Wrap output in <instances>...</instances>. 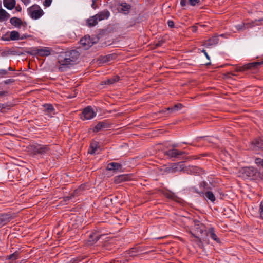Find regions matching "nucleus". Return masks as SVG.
Returning <instances> with one entry per match:
<instances>
[{"label":"nucleus","instance_id":"2eb2a0df","mask_svg":"<svg viewBox=\"0 0 263 263\" xmlns=\"http://www.w3.org/2000/svg\"><path fill=\"white\" fill-rule=\"evenodd\" d=\"M98 21H101L109 18L110 12L107 10H104L96 14Z\"/></svg>","mask_w":263,"mask_h":263},{"label":"nucleus","instance_id":"a878e982","mask_svg":"<svg viewBox=\"0 0 263 263\" xmlns=\"http://www.w3.org/2000/svg\"><path fill=\"white\" fill-rule=\"evenodd\" d=\"M207 235L217 242H220V240L215 234V230L213 228H210L209 229Z\"/></svg>","mask_w":263,"mask_h":263},{"label":"nucleus","instance_id":"39448f33","mask_svg":"<svg viewBox=\"0 0 263 263\" xmlns=\"http://www.w3.org/2000/svg\"><path fill=\"white\" fill-rule=\"evenodd\" d=\"M96 116V112H95L91 106H87L85 108L82 112L81 119L82 120H90Z\"/></svg>","mask_w":263,"mask_h":263},{"label":"nucleus","instance_id":"f3484780","mask_svg":"<svg viewBox=\"0 0 263 263\" xmlns=\"http://www.w3.org/2000/svg\"><path fill=\"white\" fill-rule=\"evenodd\" d=\"M10 23L11 24V25H13L16 28H20L22 26H24L25 28L26 27L25 25H24L23 22L21 19L16 17L11 18L10 20ZM25 25H26V24Z\"/></svg>","mask_w":263,"mask_h":263},{"label":"nucleus","instance_id":"ddd939ff","mask_svg":"<svg viewBox=\"0 0 263 263\" xmlns=\"http://www.w3.org/2000/svg\"><path fill=\"white\" fill-rule=\"evenodd\" d=\"M197 193L198 194H199L200 195H203L204 198L206 200H209L212 202H214L216 200V198H215L214 193L211 191H205L204 193H203V192H197Z\"/></svg>","mask_w":263,"mask_h":263},{"label":"nucleus","instance_id":"13d9d810","mask_svg":"<svg viewBox=\"0 0 263 263\" xmlns=\"http://www.w3.org/2000/svg\"><path fill=\"white\" fill-rule=\"evenodd\" d=\"M178 145L177 144L173 145V147H177Z\"/></svg>","mask_w":263,"mask_h":263},{"label":"nucleus","instance_id":"7c9ffc66","mask_svg":"<svg viewBox=\"0 0 263 263\" xmlns=\"http://www.w3.org/2000/svg\"><path fill=\"white\" fill-rule=\"evenodd\" d=\"M10 38L12 41L20 40V34L16 31H12L10 32Z\"/></svg>","mask_w":263,"mask_h":263},{"label":"nucleus","instance_id":"0eeeda50","mask_svg":"<svg viewBox=\"0 0 263 263\" xmlns=\"http://www.w3.org/2000/svg\"><path fill=\"white\" fill-rule=\"evenodd\" d=\"M33 51L35 53L40 56H48L51 54L52 50L49 47L36 48Z\"/></svg>","mask_w":263,"mask_h":263},{"label":"nucleus","instance_id":"8fccbe9b","mask_svg":"<svg viewBox=\"0 0 263 263\" xmlns=\"http://www.w3.org/2000/svg\"><path fill=\"white\" fill-rule=\"evenodd\" d=\"M15 10L18 12H20L22 10V8L20 6H17L15 7Z\"/></svg>","mask_w":263,"mask_h":263},{"label":"nucleus","instance_id":"6e6552de","mask_svg":"<svg viewBox=\"0 0 263 263\" xmlns=\"http://www.w3.org/2000/svg\"><path fill=\"white\" fill-rule=\"evenodd\" d=\"M80 42L82 46L85 49H88L94 44V42L92 41L89 36H85L84 37L81 39Z\"/></svg>","mask_w":263,"mask_h":263},{"label":"nucleus","instance_id":"6e6d98bb","mask_svg":"<svg viewBox=\"0 0 263 263\" xmlns=\"http://www.w3.org/2000/svg\"><path fill=\"white\" fill-rule=\"evenodd\" d=\"M92 7L93 8H95V3H92Z\"/></svg>","mask_w":263,"mask_h":263},{"label":"nucleus","instance_id":"4468645a","mask_svg":"<svg viewBox=\"0 0 263 263\" xmlns=\"http://www.w3.org/2000/svg\"><path fill=\"white\" fill-rule=\"evenodd\" d=\"M74 63L80 56L79 52L76 50H72L67 52L66 54Z\"/></svg>","mask_w":263,"mask_h":263},{"label":"nucleus","instance_id":"a18cd8bd","mask_svg":"<svg viewBox=\"0 0 263 263\" xmlns=\"http://www.w3.org/2000/svg\"><path fill=\"white\" fill-rule=\"evenodd\" d=\"M26 6L28 5L31 2V0H21Z\"/></svg>","mask_w":263,"mask_h":263},{"label":"nucleus","instance_id":"de8ad7c7","mask_svg":"<svg viewBox=\"0 0 263 263\" xmlns=\"http://www.w3.org/2000/svg\"><path fill=\"white\" fill-rule=\"evenodd\" d=\"M28 37H29L28 35L23 34L21 36H20V40H24Z\"/></svg>","mask_w":263,"mask_h":263},{"label":"nucleus","instance_id":"49530a36","mask_svg":"<svg viewBox=\"0 0 263 263\" xmlns=\"http://www.w3.org/2000/svg\"><path fill=\"white\" fill-rule=\"evenodd\" d=\"M201 52L204 54V55H205V57L207 58V59L210 60V57L208 55V53L206 52V51L203 49V50H202Z\"/></svg>","mask_w":263,"mask_h":263},{"label":"nucleus","instance_id":"1a4fd4ad","mask_svg":"<svg viewBox=\"0 0 263 263\" xmlns=\"http://www.w3.org/2000/svg\"><path fill=\"white\" fill-rule=\"evenodd\" d=\"M131 9V6L125 3L122 2L118 5L117 10L120 13H123L126 14L129 13V10Z\"/></svg>","mask_w":263,"mask_h":263},{"label":"nucleus","instance_id":"dca6fc26","mask_svg":"<svg viewBox=\"0 0 263 263\" xmlns=\"http://www.w3.org/2000/svg\"><path fill=\"white\" fill-rule=\"evenodd\" d=\"M100 147L99 146L98 142L96 141H93L89 146L88 149V153L90 154H95L99 153Z\"/></svg>","mask_w":263,"mask_h":263},{"label":"nucleus","instance_id":"4c0bfd02","mask_svg":"<svg viewBox=\"0 0 263 263\" xmlns=\"http://www.w3.org/2000/svg\"><path fill=\"white\" fill-rule=\"evenodd\" d=\"M191 6H194L196 5H199L200 3V0H188Z\"/></svg>","mask_w":263,"mask_h":263},{"label":"nucleus","instance_id":"423d86ee","mask_svg":"<svg viewBox=\"0 0 263 263\" xmlns=\"http://www.w3.org/2000/svg\"><path fill=\"white\" fill-rule=\"evenodd\" d=\"M250 148L255 151L263 150V137H258L253 140L251 142Z\"/></svg>","mask_w":263,"mask_h":263},{"label":"nucleus","instance_id":"72a5a7b5","mask_svg":"<svg viewBox=\"0 0 263 263\" xmlns=\"http://www.w3.org/2000/svg\"><path fill=\"white\" fill-rule=\"evenodd\" d=\"M235 27L239 31L244 30L246 29V24L244 23H241V24L236 25Z\"/></svg>","mask_w":263,"mask_h":263},{"label":"nucleus","instance_id":"7ed1b4c3","mask_svg":"<svg viewBox=\"0 0 263 263\" xmlns=\"http://www.w3.org/2000/svg\"><path fill=\"white\" fill-rule=\"evenodd\" d=\"M183 168V165L179 163H173L170 166L164 167L162 170L163 174H168V173H175L178 171H181Z\"/></svg>","mask_w":263,"mask_h":263},{"label":"nucleus","instance_id":"09e8293b","mask_svg":"<svg viewBox=\"0 0 263 263\" xmlns=\"http://www.w3.org/2000/svg\"><path fill=\"white\" fill-rule=\"evenodd\" d=\"M7 94V92L5 91H0V96H6Z\"/></svg>","mask_w":263,"mask_h":263},{"label":"nucleus","instance_id":"ea45409f","mask_svg":"<svg viewBox=\"0 0 263 263\" xmlns=\"http://www.w3.org/2000/svg\"><path fill=\"white\" fill-rule=\"evenodd\" d=\"M52 2V0H45L44 2V6L45 7H49Z\"/></svg>","mask_w":263,"mask_h":263},{"label":"nucleus","instance_id":"3c124183","mask_svg":"<svg viewBox=\"0 0 263 263\" xmlns=\"http://www.w3.org/2000/svg\"><path fill=\"white\" fill-rule=\"evenodd\" d=\"M263 21V18L260 20H255L254 22V23H255L256 25H258V24L257 23V22H261Z\"/></svg>","mask_w":263,"mask_h":263},{"label":"nucleus","instance_id":"4be33fe9","mask_svg":"<svg viewBox=\"0 0 263 263\" xmlns=\"http://www.w3.org/2000/svg\"><path fill=\"white\" fill-rule=\"evenodd\" d=\"M11 219L10 215L7 214H0V227L7 223Z\"/></svg>","mask_w":263,"mask_h":263},{"label":"nucleus","instance_id":"cd10ccee","mask_svg":"<svg viewBox=\"0 0 263 263\" xmlns=\"http://www.w3.org/2000/svg\"><path fill=\"white\" fill-rule=\"evenodd\" d=\"M113 56L112 54H108L100 57L99 60L101 63H106L110 62L112 59Z\"/></svg>","mask_w":263,"mask_h":263},{"label":"nucleus","instance_id":"a19ab883","mask_svg":"<svg viewBox=\"0 0 263 263\" xmlns=\"http://www.w3.org/2000/svg\"><path fill=\"white\" fill-rule=\"evenodd\" d=\"M167 23L170 27L173 28L174 27V23L173 21L168 20Z\"/></svg>","mask_w":263,"mask_h":263},{"label":"nucleus","instance_id":"2f4dec72","mask_svg":"<svg viewBox=\"0 0 263 263\" xmlns=\"http://www.w3.org/2000/svg\"><path fill=\"white\" fill-rule=\"evenodd\" d=\"M245 173L247 174V175L249 177L253 176L255 174V171L252 167H247L244 170Z\"/></svg>","mask_w":263,"mask_h":263},{"label":"nucleus","instance_id":"f257e3e1","mask_svg":"<svg viewBox=\"0 0 263 263\" xmlns=\"http://www.w3.org/2000/svg\"><path fill=\"white\" fill-rule=\"evenodd\" d=\"M29 152L32 156L36 155H43L49 151L47 145L41 144H32L29 148Z\"/></svg>","mask_w":263,"mask_h":263},{"label":"nucleus","instance_id":"b1692460","mask_svg":"<svg viewBox=\"0 0 263 263\" xmlns=\"http://www.w3.org/2000/svg\"><path fill=\"white\" fill-rule=\"evenodd\" d=\"M4 6L9 10L13 9L16 4L15 0H4Z\"/></svg>","mask_w":263,"mask_h":263},{"label":"nucleus","instance_id":"79ce46f5","mask_svg":"<svg viewBox=\"0 0 263 263\" xmlns=\"http://www.w3.org/2000/svg\"><path fill=\"white\" fill-rule=\"evenodd\" d=\"M197 168L196 167L192 166L189 168L190 172L193 173L197 172Z\"/></svg>","mask_w":263,"mask_h":263},{"label":"nucleus","instance_id":"bb28decb","mask_svg":"<svg viewBox=\"0 0 263 263\" xmlns=\"http://www.w3.org/2000/svg\"><path fill=\"white\" fill-rule=\"evenodd\" d=\"M98 23V18L96 15L92 16L87 20V24L89 27H93L96 25Z\"/></svg>","mask_w":263,"mask_h":263},{"label":"nucleus","instance_id":"e433bc0d","mask_svg":"<svg viewBox=\"0 0 263 263\" xmlns=\"http://www.w3.org/2000/svg\"><path fill=\"white\" fill-rule=\"evenodd\" d=\"M10 106L8 104H6V103H4V104L0 103V111L1 112H3V109H10Z\"/></svg>","mask_w":263,"mask_h":263},{"label":"nucleus","instance_id":"6ab92c4d","mask_svg":"<svg viewBox=\"0 0 263 263\" xmlns=\"http://www.w3.org/2000/svg\"><path fill=\"white\" fill-rule=\"evenodd\" d=\"M219 42L218 36H214L205 41L204 45L206 47H210L213 45H216Z\"/></svg>","mask_w":263,"mask_h":263},{"label":"nucleus","instance_id":"37998d69","mask_svg":"<svg viewBox=\"0 0 263 263\" xmlns=\"http://www.w3.org/2000/svg\"><path fill=\"white\" fill-rule=\"evenodd\" d=\"M187 3V0H180V5L182 6H185Z\"/></svg>","mask_w":263,"mask_h":263},{"label":"nucleus","instance_id":"603ef678","mask_svg":"<svg viewBox=\"0 0 263 263\" xmlns=\"http://www.w3.org/2000/svg\"><path fill=\"white\" fill-rule=\"evenodd\" d=\"M193 31H194V32L196 31V30H197L196 26H193Z\"/></svg>","mask_w":263,"mask_h":263},{"label":"nucleus","instance_id":"9b49d317","mask_svg":"<svg viewBox=\"0 0 263 263\" xmlns=\"http://www.w3.org/2000/svg\"><path fill=\"white\" fill-rule=\"evenodd\" d=\"M130 174H122L114 178V182L116 184L120 183L122 182L126 181L131 179Z\"/></svg>","mask_w":263,"mask_h":263},{"label":"nucleus","instance_id":"c9c22d12","mask_svg":"<svg viewBox=\"0 0 263 263\" xmlns=\"http://www.w3.org/2000/svg\"><path fill=\"white\" fill-rule=\"evenodd\" d=\"M255 162L258 167H261L263 168V159L257 158L255 159Z\"/></svg>","mask_w":263,"mask_h":263},{"label":"nucleus","instance_id":"5701e85b","mask_svg":"<svg viewBox=\"0 0 263 263\" xmlns=\"http://www.w3.org/2000/svg\"><path fill=\"white\" fill-rule=\"evenodd\" d=\"M59 62L61 65L64 66L73 64L72 61H71L70 58H69L66 54L64 58L61 57L59 59Z\"/></svg>","mask_w":263,"mask_h":263},{"label":"nucleus","instance_id":"a211bd4d","mask_svg":"<svg viewBox=\"0 0 263 263\" xmlns=\"http://www.w3.org/2000/svg\"><path fill=\"white\" fill-rule=\"evenodd\" d=\"M109 124L105 121L99 122L93 128L94 132H98L102 129L109 127Z\"/></svg>","mask_w":263,"mask_h":263},{"label":"nucleus","instance_id":"f8f14e48","mask_svg":"<svg viewBox=\"0 0 263 263\" xmlns=\"http://www.w3.org/2000/svg\"><path fill=\"white\" fill-rule=\"evenodd\" d=\"M263 64V60L260 62H253L251 63L248 65L246 66L245 67H236L235 69V71L237 72L238 71H242L245 69H250L252 67H257L258 65H262Z\"/></svg>","mask_w":263,"mask_h":263},{"label":"nucleus","instance_id":"5fc2aeb1","mask_svg":"<svg viewBox=\"0 0 263 263\" xmlns=\"http://www.w3.org/2000/svg\"><path fill=\"white\" fill-rule=\"evenodd\" d=\"M161 45V43L159 42L158 44H156L157 46H160Z\"/></svg>","mask_w":263,"mask_h":263},{"label":"nucleus","instance_id":"aec40b11","mask_svg":"<svg viewBox=\"0 0 263 263\" xmlns=\"http://www.w3.org/2000/svg\"><path fill=\"white\" fill-rule=\"evenodd\" d=\"M44 108L45 114L51 116L54 114V109L52 105L50 104H44L43 105Z\"/></svg>","mask_w":263,"mask_h":263},{"label":"nucleus","instance_id":"412c9836","mask_svg":"<svg viewBox=\"0 0 263 263\" xmlns=\"http://www.w3.org/2000/svg\"><path fill=\"white\" fill-rule=\"evenodd\" d=\"M122 168V165L116 162H111L107 166V170L109 171H119Z\"/></svg>","mask_w":263,"mask_h":263},{"label":"nucleus","instance_id":"c756f323","mask_svg":"<svg viewBox=\"0 0 263 263\" xmlns=\"http://www.w3.org/2000/svg\"><path fill=\"white\" fill-rule=\"evenodd\" d=\"M182 107V105L180 103H178L172 107H168L166 109V111H168L170 112H175L181 109Z\"/></svg>","mask_w":263,"mask_h":263},{"label":"nucleus","instance_id":"c85d7f7f","mask_svg":"<svg viewBox=\"0 0 263 263\" xmlns=\"http://www.w3.org/2000/svg\"><path fill=\"white\" fill-rule=\"evenodd\" d=\"M100 239V236L96 233L91 234L89 236L88 242L93 244L96 243Z\"/></svg>","mask_w":263,"mask_h":263},{"label":"nucleus","instance_id":"393cba45","mask_svg":"<svg viewBox=\"0 0 263 263\" xmlns=\"http://www.w3.org/2000/svg\"><path fill=\"white\" fill-rule=\"evenodd\" d=\"M10 17V14L5 10L0 8V22L7 21Z\"/></svg>","mask_w":263,"mask_h":263},{"label":"nucleus","instance_id":"58836bf2","mask_svg":"<svg viewBox=\"0 0 263 263\" xmlns=\"http://www.w3.org/2000/svg\"><path fill=\"white\" fill-rule=\"evenodd\" d=\"M259 212L260 218L263 219V201L260 204Z\"/></svg>","mask_w":263,"mask_h":263},{"label":"nucleus","instance_id":"052dcab7","mask_svg":"<svg viewBox=\"0 0 263 263\" xmlns=\"http://www.w3.org/2000/svg\"><path fill=\"white\" fill-rule=\"evenodd\" d=\"M210 64V63L209 62V63H206L205 65H209Z\"/></svg>","mask_w":263,"mask_h":263},{"label":"nucleus","instance_id":"473e14b6","mask_svg":"<svg viewBox=\"0 0 263 263\" xmlns=\"http://www.w3.org/2000/svg\"><path fill=\"white\" fill-rule=\"evenodd\" d=\"M119 80V77L117 76L114 77L113 78L108 79L105 82V84H112Z\"/></svg>","mask_w":263,"mask_h":263},{"label":"nucleus","instance_id":"864d4df0","mask_svg":"<svg viewBox=\"0 0 263 263\" xmlns=\"http://www.w3.org/2000/svg\"><path fill=\"white\" fill-rule=\"evenodd\" d=\"M8 69H9V70H10V71H14V69H13L11 67H9L8 68Z\"/></svg>","mask_w":263,"mask_h":263},{"label":"nucleus","instance_id":"c03bdc74","mask_svg":"<svg viewBox=\"0 0 263 263\" xmlns=\"http://www.w3.org/2000/svg\"><path fill=\"white\" fill-rule=\"evenodd\" d=\"M8 73V72L5 69H0V75H6Z\"/></svg>","mask_w":263,"mask_h":263},{"label":"nucleus","instance_id":"20e7f679","mask_svg":"<svg viewBox=\"0 0 263 263\" xmlns=\"http://www.w3.org/2000/svg\"><path fill=\"white\" fill-rule=\"evenodd\" d=\"M203 228L204 226L202 224H197L195 226L194 233L191 232L192 235L197 239L196 242H197L199 246L201 243V239L199 238V235L203 233L204 230Z\"/></svg>","mask_w":263,"mask_h":263},{"label":"nucleus","instance_id":"680f3d73","mask_svg":"<svg viewBox=\"0 0 263 263\" xmlns=\"http://www.w3.org/2000/svg\"><path fill=\"white\" fill-rule=\"evenodd\" d=\"M200 26H201V27H204V25H200Z\"/></svg>","mask_w":263,"mask_h":263},{"label":"nucleus","instance_id":"f03ea898","mask_svg":"<svg viewBox=\"0 0 263 263\" xmlns=\"http://www.w3.org/2000/svg\"><path fill=\"white\" fill-rule=\"evenodd\" d=\"M27 11L30 16L34 20L40 18L44 13L41 7L36 4L28 8Z\"/></svg>","mask_w":263,"mask_h":263},{"label":"nucleus","instance_id":"f704fd0d","mask_svg":"<svg viewBox=\"0 0 263 263\" xmlns=\"http://www.w3.org/2000/svg\"><path fill=\"white\" fill-rule=\"evenodd\" d=\"M18 258V252L16 251L14 253L8 256V258L12 260H16Z\"/></svg>","mask_w":263,"mask_h":263},{"label":"nucleus","instance_id":"9d476101","mask_svg":"<svg viewBox=\"0 0 263 263\" xmlns=\"http://www.w3.org/2000/svg\"><path fill=\"white\" fill-rule=\"evenodd\" d=\"M185 154L183 151H178L174 148L169 149L165 152V154L170 158H178L179 156Z\"/></svg>","mask_w":263,"mask_h":263},{"label":"nucleus","instance_id":"4d7b16f0","mask_svg":"<svg viewBox=\"0 0 263 263\" xmlns=\"http://www.w3.org/2000/svg\"><path fill=\"white\" fill-rule=\"evenodd\" d=\"M203 184L204 186H205L206 185V183L205 182H203Z\"/></svg>","mask_w":263,"mask_h":263},{"label":"nucleus","instance_id":"bf43d9fd","mask_svg":"<svg viewBox=\"0 0 263 263\" xmlns=\"http://www.w3.org/2000/svg\"><path fill=\"white\" fill-rule=\"evenodd\" d=\"M92 3H95L96 2V0H92Z\"/></svg>","mask_w":263,"mask_h":263}]
</instances>
